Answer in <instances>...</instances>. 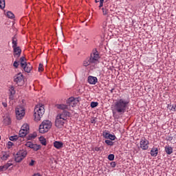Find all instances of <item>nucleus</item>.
Returning a JSON list of instances; mask_svg holds the SVG:
<instances>
[{
	"label": "nucleus",
	"mask_w": 176,
	"mask_h": 176,
	"mask_svg": "<svg viewBox=\"0 0 176 176\" xmlns=\"http://www.w3.org/2000/svg\"><path fill=\"white\" fill-rule=\"evenodd\" d=\"M84 67H89V65H93L92 62L90 60V58H87L86 60L83 62Z\"/></svg>",
	"instance_id": "obj_21"
},
{
	"label": "nucleus",
	"mask_w": 176,
	"mask_h": 176,
	"mask_svg": "<svg viewBox=\"0 0 176 176\" xmlns=\"http://www.w3.org/2000/svg\"><path fill=\"white\" fill-rule=\"evenodd\" d=\"M15 113L17 120H21L25 116V109L21 106H18L15 109Z\"/></svg>",
	"instance_id": "obj_4"
},
{
	"label": "nucleus",
	"mask_w": 176,
	"mask_h": 176,
	"mask_svg": "<svg viewBox=\"0 0 176 176\" xmlns=\"http://www.w3.org/2000/svg\"><path fill=\"white\" fill-rule=\"evenodd\" d=\"M94 151L96 152H101V147H95Z\"/></svg>",
	"instance_id": "obj_49"
},
{
	"label": "nucleus",
	"mask_w": 176,
	"mask_h": 176,
	"mask_svg": "<svg viewBox=\"0 0 176 176\" xmlns=\"http://www.w3.org/2000/svg\"><path fill=\"white\" fill-rule=\"evenodd\" d=\"M21 130H23L26 131L27 133H30V125L28 124H24L21 128Z\"/></svg>",
	"instance_id": "obj_24"
},
{
	"label": "nucleus",
	"mask_w": 176,
	"mask_h": 176,
	"mask_svg": "<svg viewBox=\"0 0 176 176\" xmlns=\"http://www.w3.org/2000/svg\"><path fill=\"white\" fill-rule=\"evenodd\" d=\"M27 151L20 150L14 156V160L16 163H20L25 157H27Z\"/></svg>",
	"instance_id": "obj_5"
},
{
	"label": "nucleus",
	"mask_w": 176,
	"mask_h": 176,
	"mask_svg": "<svg viewBox=\"0 0 176 176\" xmlns=\"http://www.w3.org/2000/svg\"><path fill=\"white\" fill-rule=\"evenodd\" d=\"M79 102L78 98L71 97L67 100V104H69V107H76Z\"/></svg>",
	"instance_id": "obj_11"
},
{
	"label": "nucleus",
	"mask_w": 176,
	"mask_h": 176,
	"mask_svg": "<svg viewBox=\"0 0 176 176\" xmlns=\"http://www.w3.org/2000/svg\"><path fill=\"white\" fill-rule=\"evenodd\" d=\"M13 49V56L15 58H19L21 56V48L20 47H14Z\"/></svg>",
	"instance_id": "obj_13"
},
{
	"label": "nucleus",
	"mask_w": 176,
	"mask_h": 176,
	"mask_svg": "<svg viewBox=\"0 0 176 176\" xmlns=\"http://www.w3.org/2000/svg\"><path fill=\"white\" fill-rule=\"evenodd\" d=\"M87 81L89 85H96L98 82V79H97V77L89 76Z\"/></svg>",
	"instance_id": "obj_14"
},
{
	"label": "nucleus",
	"mask_w": 176,
	"mask_h": 176,
	"mask_svg": "<svg viewBox=\"0 0 176 176\" xmlns=\"http://www.w3.org/2000/svg\"><path fill=\"white\" fill-rule=\"evenodd\" d=\"M113 116H115V111H113Z\"/></svg>",
	"instance_id": "obj_55"
},
{
	"label": "nucleus",
	"mask_w": 176,
	"mask_h": 176,
	"mask_svg": "<svg viewBox=\"0 0 176 176\" xmlns=\"http://www.w3.org/2000/svg\"><path fill=\"white\" fill-rule=\"evenodd\" d=\"M98 58H100V54H98L97 49H94L89 57L90 61L93 64H97L98 63Z\"/></svg>",
	"instance_id": "obj_8"
},
{
	"label": "nucleus",
	"mask_w": 176,
	"mask_h": 176,
	"mask_svg": "<svg viewBox=\"0 0 176 176\" xmlns=\"http://www.w3.org/2000/svg\"><path fill=\"white\" fill-rule=\"evenodd\" d=\"M113 90H115V89H111V90H110V91H111V93H113Z\"/></svg>",
	"instance_id": "obj_54"
},
{
	"label": "nucleus",
	"mask_w": 176,
	"mask_h": 176,
	"mask_svg": "<svg viewBox=\"0 0 176 176\" xmlns=\"http://www.w3.org/2000/svg\"><path fill=\"white\" fill-rule=\"evenodd\" d=\"M45 113V107L43 105H37L34 109V120L36 122H39L41 120V118L43 116Z\"/></svg>",
	"instance_id": "obj_2"
},
{
	"label": "nucleus",
	"mask_w": 176,
	"mask_h": 176,
	"mask_svg": "<svg viewBox=\"0 0 176 176\" xmlns=\"http://www.w3.org/2000/svg\"><path fill=\"white\" fill-rule=\"evenodd\" d=\"M14 82L18 86L24 85V76L21 73H18L14 76Z\"/></svg>",
	"instance_id": "obj_7"
},
{
	"label": "nucleus",
	"mask_w": 176,
	"mask_h": 176,
	"mask_svg": "<svg viewBox=\"0 0 176 176\" xmlns=\"http://www.w3.org/2000/svg\"><path fill=\"white\" fill-rule=\"evenodd\" d=\"M7 168L5 165L0 166V173H2L3 171H6Z\"/></svg>",
	"instance_id": "obj_42"
},
{
	"label": "nucleus",
	"mask_w": 176,
	"mask_h": 176,
	"mask_svg": "<svg viewBox=\"0 0 176 176\" xmlns=\"http://www.w3.org/2000/svg\"><path fill=\"white\" fill-rule=\"evenodd\" d=\"M108 159H109L110 161L114 160H115V155H113V154H109V155H108Z\"/></svg>",
	"instance_id": "obj_41"
},
{
	"label": "nucleus",
	"mask_w": 176,
	"mask_h": 176,
	"mask_svg": "<svg viewBox=\"0 0 176 176\" xmlns=\"http://www.w3.org/2000/svg\"><path fill=\"white\" fill-rule=\"evenodd\" d=\"M103 6H104V0H100L99 8H102Z\"/></svg>",
	"instance_id": "obj_47"
},
{
	"label": "nucleus",
	"mask_w": 176,
	"mask_h": 176,
	"mask_svg": "<svg viewBox=\"0 0 176 176\" xmlns=\"http://www.w3.org/2000/svg\"><path fill=\"white\" fill-rule=\"evenodd\" d=\"M43 71V65L40 63L38 65V72H42Z\"/></svg>",
	"instance_id": "obj_43"
},
{
	"label": "nucleus",
	"mask_w": 176,
	"mask_h": 176,
	"mask_svg": "<svg viewBox=\"0 0 176 176\" xmlns=\"http://www.w3.org/2000/svg\"><path fill=\"white\" fill-rule=\"evenodd\" d=\"M0 9H5V0H0Z\"/></svg>",
	"instance_id": "obj_32"
},
{
	"label": "nucleus",
	"mask_w": 176,
	"mask_h": 176,
	"mask_svg": "<svg viewBox=\"0 0 176 176\" xmlns=\"http://www.w3.org/2000/svg\"><path fill=\"white\" fill-rule=\"evenodd\" d=\"M91 122L94 124H96V119L91 120Z\"/></svg>",
	"instance_id": "obj_51"
},
{
	"label": "nucleus",
	"mask_w": 176,
	"mask_h": 176,
	"mask_svg": "<svg viewBox=\"0 0 176 176\" xmlns=\"http://www.w3.org/2000/svg\"><path fill=\"white\" fill-rule=\"evenodd\" d=\"M2 105H3V107H4V108H6V107H8V103L3 102Z\"/></svg>",
	"instance_id": "obj_50"
},
{
	"label": "nucleus",
	"mask_w": 176,
	"mask_h": 176,
	"mask_svg": "<svg viewBox=\"0 0 176 176\" xmlns=\"http://www.w3.org/2000/svg\"><path fill=\"white\" fill-rule=\"evenodd\" d=\"M96 3L98 2L97 0H96Z\"/></svg>",
	"instance_id": "obj_56"
},
{
	"label": "nucleus",
	"mask_w": 176,
	"mask_h": 176,
	"mask_svg": "<svg viewBox=\"0 0 176 176\" xmlns=\"http://www.w3.org/2000/svg\"><path fill=\"white\" fill-rule=\"evenodd\" d=\"M14 144H13V142H8V148H9V149H10V148H12V146H13Z\"/></svg>",
	"instance_id": "obj_46"
},
{
	"label": "nucleus",
	"mask_w": 176,
	"mask_h": 176,
	"mask_svg": "<svg viewBox=\"0 0 176 176\" xmlns=\"http://www.w3.org/2000/svg\"><path fill=\"white\" fill-rule=\"evenodd\" d=\"M19 63H20L21 67H24L25 64H27V61H25V57L21 56L19 59Z\"/></svg>",
	"instance_id": "obj_23"
},
{
	"label": "nucleus",
	"mask_w": 176,
	"mask_h": 176,
	"mask_svg": "<svg viewBox=\"0 0 176 176\" xmlns=\"http://www.w3.org/2000/svg\"><path fill=\"white\" fill-rule=\"evenodd\" d=\"M33 176H42L40 173H34Z\"/></svg>",
	"instance_id": "obj_53"
},
{
	"label": "nucleus",
	"mask_w": 176,
	"mask_h": 176,
	"mask_svg": "<svg viewBox=\"0 0 176 176\" xmlns=\"http://www.w3.org/2000/svg\"><path fill=\"white\" fill-rule=\"evenodd\" d=\"M10 141H16V140H19V136L17 135H14V136H10L9 138Z\"/></svg>",
	"instance_id": "obj_35"
},
{
	"label": "nucleus",
	"mask_w": 176,
	"mask_h": 176,
	"mask_svg": "<svg viewBox=\"0 0 176 176\" xmlns=\"http://www.w3.org/2000/svg\"><path fill=\"white\" fill-rule=\"evenodd\" d=\"M10 155H9V154L8 153H5L2 155V157H1V160H8V158L10 157Z\"/></svg>",
	"instance_id": "obj_33"
},
{
	"label": "nucleus",
	"mask_w": 176,
	"mask_h": 176,
	"mask_svg": "<svg viewBox=\"0 0 176 176\" xmlns=\"http://www.w3.org/2000/svg\"><path fill=\"white\" fill-rule=\"evenodd\" d=\"M104 142L107 145H109V146H113V142H112V140H106Z\"/></svg>",
	"instance_id": "obj_30"
},
{
	"label": "nucleus",
	"mask_w": 176,
	"mask_h": 176,
	"mask_svg": "<svg viewBox=\"0 0 176 176\" xmlns=\"http://www.w3.org/2000/svg\"><path fill=\"white\" fill-rule=\"evenodd\" d=\"M159 153V149L157 147H153L150 151V154L153 157H156Z\"/></svg>",
	"instance_id": "obj_17"
},
{
	"label": "nucleus",
	"mask_w": 176,
	"mask_h": 176,
	"mask_svg": "<svg viewBox=\"0 0 176 176\" xmlns=\"http://www.w3.org/2000/svg\"><path fill=\"white\" fill-rule=\"evenodd\" d=\"M168 109H170V111H173V112H175V108H176V104H168L167 107Z\"/></svg>",
	"instance_id": "obj_29"
},
{
	"label": "nucleus",
	"mask_w": 176,
	"mask_h": 176,
	"mask_svg": "<svg viewBox=\"0 0 176 176\" xmlns=\"http://www.w3.org/2000/svg\"><path fill=\"white\" fill-rule=\"evenodd\" d=\"M28 134V132L23 131V129H21L19 133V135L21 138H24V137H25V135H27Z\"/></svg>",
	"instance_id": "obj_26"
},
{
	"label": "nucleus",
	"mask_w": 176,
	"mask_h": 176,
	"mask_svg": "<svg viewBox=\"0 0 176 176\" xmlns=\"http://www.w3.org/2000/svg\"><path fill=\"white\" fill-rule=\"evenodd\" d=\"M12 47H17V37H16V36H14L12 38Z\"/></svg>",
	"instance_id": "obj_25"
},
{
	"label": "nucleus",
	"mask_w": 176,
	"mask_h": 176,
	"mask_svg": "<svg viewBox=\"0 0 176 176\" xmlns=\"http://www.w3.org/2000/svg\"><path fill=\"white\" fill-rule=\"evenodd\" d=\"M16 95V89H14V87L11 85L8 88V97L10 101H13L14 100V96Z\"/></svg>",
	"instance_id": "obj_10"
},
{
	"label": "nucleus",
	"mask_w": 176,
	"mask_h": 176,
	"mask_svg": "<svg viewBox=\"0 0 176 176\" xmlns=\"http://www.w3.org/2000/svg\"><path fill=\"white\" fill-rule=\"evenodd\" d=\"M140 148L142 149V151H148L149 148V141L145 138H142L140 142Z\"/></svg>",
	"instance_id": "obj_9"
},
{
	"label": "nucleus",
	"mask_w": 176,
	"mask_h": 176,
	"mask_svg": "<svg viewBox=\"0 0 176 176\" xmlns=\"http://www.w3.org/2000/svg\"><path fill=\"white\" fill-rule=\"evenodd\" d=\"M102 11L103 16H107L108 12H109V10H108L107 6L104 5V6L102 8Z\"/></svg>",
	"instance_id": "obj_27"
},
{
	"label": "nucleus",
	"mask_w": 176,
	"mask_h": 176,
	"mask_svg": "<svg viewBox=\"0 0 176 176\" xmlns=\"http://www.w3.org/2000/svg\"><path fill=\"white\" fill-rule=\"evenodd\" d=\"M56 108L58 109H61L62 111H67V109H69V104H56Z\"/></svg>",
	"instance_id": "obj_16"
},
{
	"label": "nucleus",
	"mask_w": 176,
	"mask_h": 176,
	"mask_svg": "<svg viewBox=\"0 0 176 176\" xmlns=\"http://www.w3.org/2000/svg\"><path fill=\"white\" fill-rule=\"evenodd\" d=\"M32 149L35 151H39V149H41V146L38 144H33V147H32Z\"/></svg>",
	"instance_id": "obj_31"
},
{
	"label": "nucleus",
	"mask_w": 176,
	"mask_h": 176,
	"mask_svg": "<svg viewBox=\"0 0 176 176\" xmlns=\"http://www.w3.org/2000/svg\"><path fill=\"white\" fill-rule=\"evenodd\" d=\"M34 164H35V160H31L30 162L29 163V166H32Z\"/></svg>",
	"instance_id": "obj_48"
},
{
	"label": "nucleus",
	"mask_w": 176,
	"mask_h": 176,
	"mask_svg": "<svg viewBox=\"0 0 176 176\" xmlns=\"http://www.w3.org/2000/svg\"><path fill=\"white\" fill-rule=\"evenodd\" d=\"M6 16L8 19H14V14H13V12H12L11 11H8L6 12Z\"/></svg>",
	"instance_id": "obj_28"
},
{
	"label": "nucleus",
	"mask_w": 176,
	"mask_h": 176,
	"mask_svg": "<svg viewBox=\"0 0 176 176\" xmlns=\"http://www.w3.org/2000/svg\"><path fill=\"white\" fill-rule=\"evenodd\" d=\"M50 129H52V122L50 120H44L41 124H40L38 131L41 134H45V133H47Z\"/></svg>",
	"instance_id": "obj_3"
},
{
	"label": "nucleus",
	"mask_w": 176,
	"mask_h": 176,
	"mask_svg": "<svg viewBox=\"0 0 176 176\" xmlns=\"http://www.w3.org/2000/svg\"><path fill=\"white\" fill-rule=\"evenodd\" d=\"M68 121H66L65 118L60 117V116H56L55 120V126L57 129H63L64 127V124L67 123Z\"/></svg>",
	"instance_id": "obj_6"
},
{
	"label": "nucleus",
	"mask_w": 176,
	"mask_h": 176,
	"mask_svg": "<svg viewBox=\"0 0 176 176\" xmlns=\"http://www.w3.org/2000/svg\"><path fill=\"white\" fill-rule=\"evenodd\" d=\"M172 140H173V137L168 136V137L167 138V140H168V141H172Z\"/></svg>",
	"instance_id": "obj_52"
},
{
	"label": "nucleus",
	"mask_w": 176,
	"mask_h": 176,
	"mask_svg": "<svg viewBox=\"0 0 176 176\" xmlns=\"http://www.w3.org/2000/svg\"><path fill=\"white\" fill-rule=\"evenodd\" d=\"M63 146L64 143H63V142L55 141L54 142V148H56V149H61Z\"/></svg>",
	"instance_id": "obj_18"
},
{
	"label": "nucleus",
	"mask_w": 176,
	"mask_h": 176,
	"mask_svg": "<svg viewBox=\"0 0 176 176\" xmlns=\"http://www.w3.org/2000/svg\"><path fill=\"white\" fill-rule=\"evenodd\" d=\"M96 107H98V103L97 102H91V107L96 108Z\"/></svg>",
	"instance_id": "obj_38"
},
{
	"label": "nucleus",
	"mask_w": 176,
	"mask_h": 176,
	"mask_svg": "<svg viewBox=\"0 0 176 176\" xmlns=\"http://www.w3.org/2000/svg\"><path fill=\"white\" fill-rule=\"evenodd\" d=\"M5 166H6V168H7V170H8V168H9V167H10V166H13V164H12V162H8L7 164H6L5 165H4Z\"/></svg>",
	"instance_id": "obj_44"
},
{
	"label": "nucleus",
	"mask_w": 176,
	"mask_h": 176,
	"mask_svg": "<svg viewBox=\"0 0 176 176\" xmlns=\"http://www.w3.org/2000/svg\"><path fill=\"white\" fill-rule=\"evenodd\" d=\"M19 63L20 61L16 60L13 63V67H14V68H19Z\"/></svg>",
	"instance_id": "obj_37"
},
{
	"label": "nucleus",
	"mask_w": 176,
	"mask_h": 176,
	"mask_svg": "<svg viewBox=\"0 0 176 176\" xmlns=\"http://www.w3.org/2000/svg\"><path fill=\"white\" fill-rule=\"evenodd\" d=\"M38 135L36 134V132H34L33 133H30L28 135V136L27 137V140L28 141H31V140H34V138H36V136Z\"/></svg>",
	"instance_id": "obj_20"
},
{
	"label": "nucleus",
	"mask_w": 176,
	"mask_h": 176,
	"mask_svg": "<svg viewBox=\"0 0 176 176\" xmlns=\"http://www.w3.org/2000/svg\"><path fill=\"white\" fill-rule=\"evenodd\" d=\"M34 144L32 143V142H28L25 144V146H28V148H30L31 149H32V147L34 146Z\"/></svg>",
	"instance_id": "obj_34"
},
{
	"label": "nucleus",
	"mask_w": 176,
	"mask_h": 176,
	"mask_svg": "<svg viewBox=\"0 0 176 176\" xmlns=\"http://www.w3.org/2000/svg\"><path fill=\"white\" fill-rule=\"evenodd\" d=\"M164 151L166 153V155H171V153H173V147L170 146H166L164 147Z\"/></svg>",
	"instance_id": "obj_19"
},
{
	"label": "nucleus",
	"mask_w": 176,
	"mask_h": 176,
	"mask_svg": "<svg viewBox=\"0 0 176 176\" xmlns=\"http://www.w3.org/2000/svg\"><path fill=\"white\" fill-rule=\"evenodd\" d=\"M40 142L42 145H46V139L44 138H40Z\"/></svg>",
	"instance_id": "obj_40"
},
{
	"label": "nucleus",
	"mask_w": 176,
	"mask_h": 176,
	"mask_svg": "<svg viewBox=\"0 0 176 176\" xmlns=\"http://www.w3.org/2000/svg\"><path fill=\"white\" fill-rule=\"evenodd\" d=\"M108 138L110 141H115V140H116V136L115 135L110 134Z\"/></svg>",
	"instance_id": "obj_36"
},
{
	"label": "nucleus",
	"mask_w": 176,
	"mask_h": 176,
	"mask_svg": "<svg viewBox=\"0 0 176 176\" xmlns=\"http://www.w3.org/2000/svg\"><path fill=\"white\" fill-rule=\"evenodd\" d=\"M129 104L130 99L129 98L118 99L114 102V111L120 115H123L129 109Z\"/></svg>",
	"instance_id": "obj_1"
},
{
	"label": "nucleus",
	"mask_w": 176,
	"mask_h": 176,
	"mask_svg": "<svg viewBox=\"0 0 176 176\" xmlns=\"http://www.w3.org/2000/svg\"><path fill=\"white\" fill-rule=\"evenodd\" d=\"M3 123L6 124V126H9L12 123V120L10 119V117H6L3 119Z\"/></svg>",
	"instance_id": "obj_22"
},
{
	"label": "nucleus",
	"mask_w": 176,
	"mask_h": 176,
	"mask_svg": "<svg viewBox=\"0 0 176 176\" xmlns=\"http://www.w3.org/2000/svg\"><path fill=\"white\" fill-rule=\"evenodd\" d=\"M58 116L65 119L66 122H68V118H71V113L67 110H64L62 112L58 113Z\"/></svg>",
	"instance_id": "obj_12"
},
{
	"label": "nucleus",
	"mask_w": 176,
	"mask_h": 176,
	"mask_svg": "<svg viewBox=\"0 0 176 176\" xmlns=\"http://www.w3.org/2000/svg\"><path fill=\"white\" fill-rule=\"evenodd\" d=\"M25 71V72H27L28 74H30L32 69V66H31V64L30 63L25 64L23 67H21Z\"/></svg>",
	"instance_id": "obj_15"
},
{
	"label": "nucleus",
	"mask_w": 176,
	"mask_h": 176,
	"mask_svg": "<svg viewBox=\"0 0 176 176\" xmlns=\"http://www.w3.org/2000/svg\"><path fill=\"white\" fill-rule=\"evenodd\" d=\"M110 135H111V133H109L108 132H103V133H102V136L104 137V138H107V139L109 138Z\"/></svg>",
	"instance_id": "obj_39"
},
{
	"label": "nucleus",
	"mask_w": 176,
	"mask_h": 176,
	"mask_svg": "<svg viewBox=\"0 0 176 176\" xmlns=\"http://www.w3.org/2000/svg\"><path fill=\"white\" fill-rule=\"evenodd\" d=\"M110 166L111 167H112V168H115V167H116V162H111Z\"/></svg>",
	"instance_id": "obj_45"
}]
</instances>
